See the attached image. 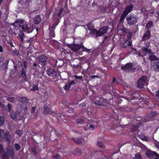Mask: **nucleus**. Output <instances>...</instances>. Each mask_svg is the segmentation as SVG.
<instances>
[{
    "mask_svg": "<svg viewBox=\"0 0 159 159\" xmlns=\"http://www.w3.org/2000/svg\"><path fill=\"white\" fill-rule=\"evenodd\" d=\"M108 30L107 26H103L99 30L93 29L91 32V34L93 35H95L96 37H100L105 34Z\"/></svg>",
    "mask_w": 159,
    "mask_h": 159,
    "instance_id": "nucleus-1",
    "label": "nucleus"
},
{
    "mask_svg": "<svg viewBox=\"0 0 159 159\" xmlns=\"http://www.w3.org/2000/svg\"><path fill=\"white\" fill-rule=\"evenodd\" d=\"M19 101L24 104L23 107L19 104L17 105V106L18 107H20V112L23 113V114L26 113L27 111V109L26 105L25 104L28 103L29 101V99L26 97H22L19 98Z\"/></svg>",
    "mask_w": 159,
    "mask_h": 159,
    "instance_id": "nucleus-2",
    "label": "nucleus"
},
{
    "mask_svg": "<svg viewBox=\"0 0 159 159\" xmlns=\"http://www.w3.org/2000/svg\"><path fill=\"white\" fill-rule=\"evenodd\" d=\"M25 23L24 24V25H21L22 26L20 29V30L28 33L32 32L34 30V27L35 26L34 25V24L31 25L30 23L27 22Z\"/></svg>",
    "mask_w": 159,
    "mask_h": 159,
    "instance_id": "nucleus-3",
    "label": "nucleus"
},
{
    "mask_svg": "<svg viewBox=\"0 0 159 159\" xmlns=\"http://www.w3.org/2000/svg\"><path fill=\"white\" fill-rule=\"evenodd\" d=\"M138 20V17L133 13L129 14L126 17L128 24L131 25H135L137 23Z\"/></svg>",
    "mask_w": 159,
    "mask_h": 159,
    "instance_id": "nucleus-4",
    "label": "nucleus"
},
{
    "mask_svg": "<svg viewBox=\"0 0 159 159\" xmlns=\"http://www.w3.org/2000/svg\"><path fill=\"white\" fill-rule=\"evenodd\" d=\"M39 63L42 66H46L48 64V58L44 55H41L37 57Z\"/></svg>",
    "mask_w": 159,
    "mask_h": 159,
    "instance_id": "nucleus-5",
    "label": "nucleus"
},
{
    "mask_svg": "<svg viewBox=\"0 0 159 159\" xmlns=\"http://www.w3.org/2000/svg\"><path fill=\"white\" fill-rule=\"evenodd\" d=\"M122 66L121 67V69L125 71L129 72L132 71L133 68V64L132 63H128L125 65H122Z\"/></svg>",
    "mask_w": 159,
    "mask_h": 159,
    "instance_id": "nucleus-6",
    "label": "nucleus"
},
{
    "mask_svg": "<svg viewBox=\"0 0 159 159\" xmlns=\"http://www.w3.org/2000/svg\"><path fill=\"white\" fill-rule=\"evenodd\" d=\"M147 81V77L146 76H143L138 80L137 82V86L139 88H143L144 84Z\"/></svg>",
    "mask_w": 159,
    "mask_h": 159,
    "instance_id": "nucleus-7",
    "label": "nucleus"
},
{
    "mask_svg": "<svg viewBox=\"0 0 159 159\" xmlns=\"http://www.w3.org/2000/svg\"><path fill=\"white\" fill-rule=\"evenodd\" d=\"M146 154L147 157L150 158H153V157L155 156L157 158L154 159H159V154L155 152L149 150L147 151Z\"/></svg>",
    "mask_w": 159,
    "mask_h": 159,
    "instance_id": "nucleus-8",
    "label": "nucleus"
},
{
    "mask_svg": "<svg viewBox=\"0 0 159 159\" xmlns=\"http://www.w3.org/2000/svg\"><path fill=\"white\" fill-rule=\"evenodd\" d=\"M7 30L9 32L14 34H16L17 31L15 28V26L13 25L11 23L7 25Z\"/></svg>",
    "mask_w": 159,
    "mask_h": 159,
    "instance_id": "nucleus-9",
    "label": "nucleus"
},
{
    "mask_svg": "<svg viewBox=\"0 0 159 159\" xmlns=\"http://www.w3.org/2000/svg\"><path fill=\"white\" fill-rule=\"evenodd\" d=\"M66 45L68 47L70 48L71 50L76 51L80 49V44L77 45L73 43H66Z\"/></svg>",
    "mask_w": 159,
    "mask_h": 159,
    "instance_id": "nucleus-10",
    "label": "nucleus"
},
{
    "mask_svg": "<svg viewBox=\"0 0 159 159\" xmlns=\"http://www.w3.org/2000/svg\"><path fill=\"white\" fill-rule=\"evenodd\" d=\"M133 5L132 4L128 5L125 8L123 12L127 15L133 10Z\"/></svg>",
    "mask_w": 159,
    "mask_h": 159,
    "instance_id": "nucleus-11",
    "label": "nucleus"
},
{
    "mask_svg": "<svg viewBox=\"0 0 159 159\" xmlns=\"http://www.w3.org/2000/svg\"><path fill=\"white\" fill-rule=\"evenodd\" d=\"M47 72L48 75L52 76L53 78H56L57 76L56 71L53 69H48L47 70Z\"/></svg>",
    "mask_w": 159,
    "mask_h": 159,
    "instance_id": "nucleus-12",
    "label": "nucleus"
},
{
    "mask_svg": "<svg viewBox=\"0 0 159 159\" xmlns=\"http://www.w3.org/2000/svg\"><path fill=\"white\" fill-rule=\"evenodd\" d=\"M150 31L148 30H147L144 33V35L143 37L142 41L143 42H144L148 40L150 38Z\"/></svg>",
    "mask_w": 159,
    "mask_h": 159,
    "instance_id": "nucleus-13",
    "label": "nucleus"
},
{
    "mask_svg": "<svg viewBox=\"0 0 159 159\" xmlns=\"http://www.w3.org/2000/svg\"><path fill=\"white\" fill-rule=\"evenodd\" d=\"M103 99L102 98L97 97L94 103L98 106H104L103 104Z\"/></svg>",
    "mask_w": 159,
    "mask_h": 159,
    "instance_id": "nucleus-14",
    "label": "nucleus"
},
{
    "mask_svg": "<svg viewBox=\"0 0 159 159\" xmlns=\"http://www.w3.org/2000/svg\"><path fill=\"white\" fill-rule=\"evenodd\" d=\"M20 77L24 79L25 81H27L26 70L24 68H22L20 70Z\"/></svg>",
    "mask_w": 159,
    "mask_h": 159,
    "instance_id": "nucleus-15",
    "label": "nucleus"
},
{
    "mask_svg": "<svg viewBox=\"0 0 159 159\" xmlns=\"http://www.w3.org/2000/svg\"><path fill=\"white\" fill-rule=\"evenodd\" d=\"M152 67L156 71H159V61H155L153 63Z\"/></svg>",
    "mask_w": 159,
    "mask_h": 159,
    "instance_id": "nucleus-16",
    "label": "nucleus"
},
{
    "mask_svg": "<svg viewBox=\"0 0 159 159\" xmlns=\"http://www.w3.org/2000/svg\"><path fill=\"white\" fill-rule=\"evenodd\" d=\"M49 104H44L43 106V113L44 114L47 115L50 112V108L49 107Z\"/></svg>",
    "mask_w": 159,
    "mask_h": 159,
    "instance_id": "nucleus-17",
    "label": "nucleus"
},
{
    "mask_svg": "<svg viewBox=\"0 0 159 159\" xmlns=\"http://www.w3.org/2000/svg\"><path fill=\"white\" fill-rule=\"evenodd\" d=\"M41 18L40 15H36L33 18L34 23L36 25L38 24L41 21Z\"/></svg>",
    "mask_w": 159,
    "mask_h": 159,
    "instance_id": "nucleus-18",
    "label": "nucleus"
},
{
    "mask_svg": "<svg viewBox=\"0 0 159 159\" xmlns=\"http://www.w3.org/2000/svg\"><path fill=\"white\" fill-rule=\"evenodd\" d=\"M55 27H51L49 28V35L51 38H54L55 37V34L54 31Z\"/></svg>",
    "mask_w": 159,
    "mask_h": 159,
    "instance_id": "nucleus-19",
    "label": "nucleus"
},
{
    "mask_svg": "<svg viewBox=\"0 0 159 159\" xmlns=\"http://www.w3.org/2000/svg\"><path fill=\"white\" fill-rule=\"evenodd\" d=\"M142 50L144 52V53L143 54L144 56L146 55L148 53L150 54L152 53L151 49L145 47H143Z\"/></svg>",
    "mask_w": 159,
    "mask_h": 159,
    "instance_id": "nucleus-20",
    "label": "nucleus"
},
{
    "mask_svg": "<svg viewBox=\"0 0 159 159\" xmlns=\"http://www.w3.org/2000/svg\"><path fill=\"white\" fill-rule=\"evenodd\" d=\"M127 16V15H126L125 14L122 12L121 16H120V17L119 20V24H123V23L124 22V20Z\"/></svg>",
    "mask_w": 159,
    "mask_h": 159,
    "instance_id": "nucleus-21",
    "label": "nucleus"
},
{
    "mask_svg": "<svg viewBox=\"0 0 159 159\" xmlns=\"http://www.w3.org/2000/svg\"><path fill=\"white\" fill-rule=\"evenodd\" d=\"M4 137L5 138L6 141L9 142L11 138V136L10 133L8 131L6 132L4 135Z\"/></svg>",
    "mask_w": 159,
    "mask_h": 159,
    "instance_id": "nucleus-22",
    "label": "nucleus"
},
{
    "mask_svg": "<svg viewBox=\"0 0 159 159\" xmlns=\"http://www.w3.org/2000/svg\"><path fill=\"white\" fill-rule=\"evenodd\" d=\"M149 57V59L151 61H158L159 60V57L154 55H150Z\"/></svg>",
    "mask_w": 159,
    "mask_h": 159,
    "instance_id": "nucleus-23",
    "label": "nucleus"
},
{
    "mask_svg": "<svg viewBox=\"0 0 159 159\" xmlns=\"http://www.w3.org/2000/svg\"><path fill=\"white\" fill-rule=\"evenodd\" d=\"M128 41V39H124L123 41V42H121L120 43V46L124 48H126L127 47L126 43Z\"/></svg>",
    "mask_w": 159,
    "mask_h": 159,
    "instance_id": "nucleus-24",
    "label": "nucleus"
},
{
    "mask_svg": "<svg viewBox=\"0 0 159 159\" xmlns=\"http://www.w3.org/2000/svg\"><path fill=\"white\" fill-rule=\"evenodd\" d=\"M18 22L19 23L20 25H19V29L21 27L22 25H24V24L25 23L27 22L25 21V20L22 19H19L17 20Z\"/></svg>",
    "mask_w": 159,
    "mask_h": 159,
    "instance_id": "nucleus-25",
    "label": "nucleus"
},
{
    "mask_svg": "<svg viewBox=\"0 0 159 159\" xmlns=\"http://www.w3.org/2000/svg\"><path fill=\"white\" fill-rule=\"evenodd\" d=\"M81 51L82 52H85L87 53H90L92 52V50L91 49H89L85 48L84 47L81 49Z\"/></svg>",
    "mask_w": 159,
    "mask_h": 159,
    "instance_id": "nucleus-26",
    "label": "nucleus"
},
{
    "mask_svg": "<svg viewBox=\"0 0 159 159\" xmlns=\"http://www.w3.org/2000/svg\"><path fill=\"white\" fill-rule=\"evenodd\" d=\"M24 36V34L22 31H20L18 34V38L20 39L21 42L23 41Z\"/></svg>",
    "mask_w": 159,
    "mask_h": 159,
    "instance_id": "nucleus-27",
    "label": "nucleus"
},
{
    "mask_svg": "<svg viewBox=\"0 0 159 159\" xmlns=\"http://www.w3.org/2000/svg\"><path fill=\"white\" fill-rule=\"evenodd\" d=\"M10 116L14 120L17 118V114L16 112L12 111L10 113Z\"/></svg>",
    "mask_w": 159,
    "mask_h": 159,
    "instance_id": "nucleus-28",
    "label": "nucleus"
},
{
    "mask_svg": "<svg viewBox=\"0 0 159 159\" xmlns=\"http://www.w3.org/2000/svg\"><path fill=\"white\" fill-rule=\"evenodd\" d=\"M7 43V45L9 48L14 47V46L13 44L12 41L11 40H7L6 41Z\"/></svg>",
    "mask_w": 159,
    "mask_h": 159,
    "instance_id": "nucleus-29",
    "label": "nucleus"
},
{
    "mask_svg": "<svg viewBox=\"0 0 159 159\" xmlns=\"http://www.w3.org/2000/svg\"><path fill=\"white\" fill-rule=\"evenodd\" d=\"M11 24L14 25V26H15V28L16 30H18V29L20 30L19 29V25L20 24L18 22L17 20L13 23H11Z\"/></svg>",
    "mask_w": 159,
    "mask_h": 159,
    "instance_id": "nucleus-30",
    "label": "nucleus"
},
{
    "mask_svg": "<svg viewBox=\"0 0 159 159\" xmlns=\"http://www.w3.org/2000/svg\"><path fill=\"white\" fill-rule=\"evenodd\" d=\"M64 11L63 8H61L58 11L57 13V16L60 18L61 19V15L62 14Z\"/></svg>",
    "mask_w": 159,
    "mask_h": 159,
    "instance_id": "nucleus-31",
    "label": "nucleus"
},
{
    "mask_svg": "<svg viewBox=\"0 0 159 159\" xmlns=\"http://www.w3.org/2000/svg\"><path fill=\"white\" fill-rule=\"evenodd\" d=\"M8 153L9 156L11 158H13L14 157V152L12 150H8Z\"/></svg>",
    "mask_w": 159,
    "mask_h": 159,
    "instance_id": "nucleus-32",
    "label": "nucleus"
},
{
    "mask_svg": "<svg viewBox=\"0 0 159 159\" xmlns=\"http://www.w3.org/2000/svg\"><path fill=\"white\" fill-rule=\"evenodd\" d=\"M32 40L30 39H29L25 35L24 37V39L23 40V41L22 42L23 43H26V42H28L30 43H31Z\"/></svg>",
    "mask_w": 159,
    "mask_h": 159,
    "instance_id": "nucleus-33",
    "label": "nucleus"
},
{
    "mask_svg": "<svg viewBox=\"0 0 159 159\" xmlns=\"http://www.w3.org/2000/svg\"><path fill=\"white\" fill-rule=\"evenodd\" d=\"M97 146L102 149H104L105 147V146L102 143L101 141H98Z\"/></svg>",
    "mask_w": 159,
    "mask_h": 159,
    "instance_id": "nucleus-34",
    "label": "nucleus"
},
{
    "mask_svg": "<svg viewBox=\"0 0 159 159\" xmlns=\"http://www.w3.org/2000/svg\"><path fill=\"white\" fill-rule=\"evenodd\" d=\"M134 159H142V157L139 153L138 152L135 154Z\"/></svg>",
    "mask_w": 159,
    "mask_h": 159,
    "instance_id": "nucleus-35",
    "label": "nucleus"
},
{
    "mask_svg": "<svg viewBox=\"0 0 159 159\" xmlns=\"http://www.w3.org/2000/svg\"><path fill=\"white\" fill-rule=\"evenodd\" d=\"M152 22L151 21H149L147 23L146 27L148 29H149L152 27Z\"/></svg>",
    "mask_w": 159,
    "mask_h": 159,
    "instance_id": "nucleus-36",
    "label": "nucleus"
},
{
    "mask_svg": "<svg viewBox=\"0 0 159 159\" xmlns=\"http://www.w3.org/2000/svg\"><path fill=\"white\" fill-rule=\"evenodd\" d=\"M16 151H19L20 148V146L18 143H16L14 145Z\"/></svg>",
    "mask_w": 159,
    "mask_h": 159,
    "instance_id": "nucleus-37",
    "label": "nucleus"
},
{
    "mask_svg": "<svg viewBox=\"0 0 159 159\" xmlns=\"http://www.w3.org/2000/svg\"><path fill=\"white\" fill-rule=\"evenodd\" d=\"M87 26L88 29L90 31V32L91 33V32H92V30L93 29L92 25V23H88Z\"/></svg>",
    "mask_w": 159,
    "mask_h": 159,
    "instance_id": "nucleus-38",
    "label": "nucleus"
},
{
    "mask_svg": "<svg viewBox=\"0 0 159 159\" xmlns=\"http://www.w3.org/2000/svg\"><path fill=\"white\" fill-rule=\"evenodd\" d=\"M72 140L77 144L78 145L80 144V138H77L76 139H75L73 137L72 139Z\"/></svg>",
    "mask_w": 159,
    "mask_h": 159,
    "instance_id": "nucleus-39",
    "label": "nucleus"
},
{
    "mask_svg": "<svg viewBox=\"0 0 159 159\" xmlns=\"http://www.w3.org/2000/svg\"><path fill=\"white\" fill-rule=\"evenodd\" d=\"M70 87L71 86L68 83V84H66L63 87V88L65 90H68L70 88Z\"/></svg>",
    "mask_w": 159,
    "mask_h": 159,
    "instance_id": "nucleus-40",
    "label": "nucleus"
},
{
    "mask_svg": "<svg viewBox=\"0 0 159 159\" xmlns=\"http://www.w3.org/2000/svg\"><path fill=\"white\" fill-rule=\"evenodd\" d=\"M38 89V85L36 84H34L32 88L30 90L35 91V90Z\"/></svg>",
    "mask_w": 159,
    "mask_h": 159,
    "instance_id": "nucleus-41",
    "label": "nucleus"
},
{
    "mask_svg": "<svg viewBox=\"0 0 159 159\" xmlns=\"http://www.w3.org/2000/svg\"><path fill=\"white\" fill-rule=\"evenodd\" d=\"M12 104L10 103H8L6 106V109L8 110V112H10L11 109Z\"/></svg>",
    "mask_w": 159,
    "mask_h": 159,
    "instance_id": "nucleus-42",
    "label": "nucleus"
},
{
    "mask_svg": "<svg viewBox=\"0 0 159 159\" xmlns=\"http://www.w3.org/2000/svg\"><path fill=\"white\" fill-rule=\"evenodd\" d=\"M15 98L14 97H8L7 98V100L11 102H14Z\"/></svg>",
    "mask_w": 159,
    "mask_h": 159,
    "instance_id": "nucleus-43",
    "label": "nucleus"
},
{
    "mask_svg": "<svg viewBox=\"0 0 159 159\" xmlns=\"http://www.w3.org/2000/svg\"><path fill=\"white\" fill-rule=\"evenodd\" d=\"M138 128V125H134L132 128L131 129V131L132 132H134L137 131Z\"/></svg>",
    "mask_w": 159,
    "mask_h": 159,
    "instance_id": "nucleus-44",
    "label": "nucleus"
},
{
    "mask_svg": "<svg viewBox=\"0 0 159 159\" xmlns=\"http://www.w3.org/2000/svg\"><path fill=\"white\" fill-rule=\"evenodd\" d=\"M12 52L13 53H14L16 56H18L19 55V51L18 50L16 49L13 50Z\"/></svg>",
    "mask_w": 159,
    "mask_h": 159,
    "instance_id": "nucleus-45",
    "label": "nucleus"
},
{
    "mask_svg": "<svg viewBox=\"0 0 159 159\" xmlns=\"http://www.w3.org/2000/svg\"><path fill=\"white\" fill-rule=\"evenodd\" d=\"M33 66L34 68V69H37V68H39L40 66L38 63L34 62L33 63Z\"/></svg>",
    "mask_w": 159,
    "mask_h": 159,
    "instance_id": "nucleus-46",
    "label": "nucleus"
},
{
    "mask_svg": "<svg viewBox=\"0 0 159 159\" xmlns=\"http://www.w3.org/2000/svg\"><path fill=\"white\" fill-rule=\"evenodd\" d=\"M5 134L4 130L0 129V137H3Z\"/></svg>",
    "mask_w": 159,
    "mask_h": 159,
    "instance_id": "nucleus-47",
    "label": "nucleus"
},
{
    "mask_svg": "<svg viewBox=\"0 0 159 159\" xmlns=\"http://www.w3.org/2000/svg\"><path fill=\"white\" fill-rule=\"evenodd\" d=\"M4 122V118L2 116H0V125H2Z\"/></svg>",
    "mask_w": 159,
    "mask_h": 159,
    "instance_id": "nucleus-48",
    "label": "nucleus"
},
{
    "mask_svg": "<svg viewBox=\"0 0 159 159\" xmlns=\"http://www.w3.org/2000/svg\"><path fill=\"white\" fill-rule=\"evenodd\" d=\"M80 153V149L79 148H76L75 150L74 153L77 156H79Z\"/></svg>",
    "mask_w": 159,
    "mask_h": 159,
    "instance_id": "nucleus-49",
    "label": "nucleus"
},
{
    "mask_svg": "<svg viewBox=\"0 0 159 159\" xmlns=\"http://www.w3.org/2000/svg\"><path fill=\"white\" fill-rule=\"evenodd\" d=\"M14 67L15 69L14 70L11 69L10 70V73L11 75L14 74L16 72V66H14Z\"/></svg>",
    "mask_w": 159,
    "mask_h": 159,
    "instance_id": "nucleus-50",
    "label": "nucleus"
},
{
    "mask_svg": "<svg viewBox=\"0 0 159 159\" xmlns=\"http://www.w3.org/2000/svg\"><path fill=\"white\" fill-rule=\"evenodd\" d=\"M9 60H6L5 61L4 63H5V69L6 70L7 69L8 66V64L9 63Z\"/></svg>",
    "mask_w": 159,
    "mask_h": 159,
    "instance_id": "nucleus-51",
    "label": "nucleus"
},
{
    "mask_svg": "<svg viewBox=\"0 0 159 159\" xmlns=\"http://www.w3.org/2000/svg\"><path fill=\"white\" fill-rule=\"evenodd\" d=\"M150 41H148L147 42L145 43V45L146 46L145 47H147L149 48L151 47L150 43Z\"/></svg>",
    "mask_w": 159,
    "mask_h": 159,
    "instance_id": "nucleus-52",
    "label": "nucleus"
},
{
    "mask_svg": "<svg viewBox=\"0 0 159 159\" xmlns=\"http://www.w3.org/2000/svg\"><path fill=\"white\" fill-rule=\"evenodd\" d=\"M136 54L138 55L139 57H143L144 55L141 54V52L139 51H137L136 52Z\"/></svg>",
    "mask_w": 159,
    "mask_h": 159,
    "instance_id": "nucleus-53",
    "label": "nucleus"
},
{
    "mask_svg": "<svg viewBox=\"0 0 159 159\" xmlns=\"http://www.w3.org/2000/svg\"><path fill=\"white\" fill-rule=\"evenodd\" d=\"M52 157L54 158L55 159H61L60 156L58 154H57L56 155H54V156H53Z\"/></svg>",
    "mask_w": 159,
    "mask_h": 159,
    "instance_id": "nucleus-54",
    "label": "nucleus"
},
{
    "mask_svg": "<svg viewBox=\"0 0 159 159\" xmlns=\"http://www.w3.org/2000/svg\"><path fill=\"white\" fill-rule=\"evenodd\" d=\"M77 81H75L74 80L71 81L69 83V84H70V85L71 86V85H74L75 84L77 83Z\"/></svg>",
    "mask_w": 159,
    "mask_h": 159,
    "instance_id": "nucleus-55",
    "label": "nucleus"
},
{
    "mask_svg": "<svg viewBox=\"0 0 159 159\" xmlns=\"http://www.w3.org/2000/svg\"><path fill=\"white\" fill-rule=\"evenodd\" d=\"M132 110V109L130 107H126L124 109V111H125L127 112L129 111H131Z\"/></svg>",
    "mask_w": 159,
    "mask_h": 159,
    "instance_id": "nucleus-56",
    "label": "nucleus"
},
{
    "mask_svg": "<svg viewBox=\"0 0 159 159\" xmlns=\"http://www.w3.org/2000/svg\"><path fill=\"white\" fill-rule=\"evenodd\" d=\"M23 65L24 68L26 69L27 68V62L26 61H24L23 62Z\"/></svg>",
    "mask_w": 159,
    "mask_h": 159,
    "instance_id": "nucleus-57",
    "label": "nucleus"
},
{
    "mask_svg": "<svg viewBox=\"0 0 159 159\" xmlns=\"http://www.w3.org/2000/svg\"><path fill=\"white\" fill-rule=\"evenodd\" d=\"M31 150L32 152L34 153V154L36 155L37 154V152L36 151V149L35 148H32Z\"/></svg>",
    "mask_w": 159,
    "mask_h": 159,
    "instance_id": "nucleus-58",
    "label": "nucleus"
},
{
    "mask_svg": "<svg viewBox=\"0 0 159 159\" xmlns=\"http://www.w3.org/2000/svg\"><path fill=\"white\" fill-rule=\"evenodd\" d=\"M16 133L20 136L22 135L23 134V131L21 130H18L16 131Z\"/></svg>",
    "mask_w": 159,
    "mask_h": 159,
    "instance_id": "nucleus-59",
    "label": "nucleus"
},
{
    "mask_svg": "<svg viewBox=\"0 0 159 159\" xmlns=\"http://www.w3.org/2000/svg\"><path fill=\"white\" fill-rule=\"evenodd\" d=\"M3 150V147L2 145L0 144V154L2 153Z\"/></svg>",
    "mask_w": 159,
    "mask_h": 159,
    "instance_id": "nucleus-60",
    "label": "nucleus"
},
{
    "mask_svg": "<svg viewBox=\"0 0 159 159\" xmlns=\"http://www.w3.org/2000/svg\"><path fill=\"white\" fill-rule=\"evenodd\" d=\"M2 157L4 158H7L8 157V152H4L2 156Z\"/></svg>",
    "mask_w": 159,
    "mask_h": 159,
    "instance_id": "nucleus-61",
    "label": "nucleus"
},
{
    "mask_svg": "<svg viewBox=\"0 0 159 159\" xmlns=\"http://www.w3.org/2000/svg\"><path fill=\"white\" fill-rule=\"evenodd\" d=\"M4 60V57L2 55H0V61H3Z\"/></svg>",
    "mask_w": 159,
    "mask_h": 159,
    "instance_id": "nucleus-62",
    "label": "nucleus"
},
{
    "mask_svg": "<svg viewBox=\"0 0 159 159\" xmlns=\"http://www.w3.org/2000/svg\"><path fill=\"white\" fill-rule=\"evenodd\" d=\"M35 109H36L35 107H32V108H31V113H34V112Z\"/></svg>",
    "mask_w": 159,
    "mask_h": 159,
    "instance_id": "nucleus-63",
    "label": "nucleus"
},
{
    "mask_svg": "<svg viewBox=\"0 0 159 159\" xmlns=\"http://www.w3.org/2000/svg\"><path fill=\"white\" fill-rule=\"evenodd\" d=\"M155 95L156 97L159 98V90L156 92Z\"/></svg>",
    "mask_w": 159,
    "mask_h": 159,
    "instance_id": "nucleus-64",
    "label": "nucleus"
}]
</instances>
